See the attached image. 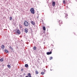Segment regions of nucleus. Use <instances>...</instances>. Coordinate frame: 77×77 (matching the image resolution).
Wrapping results in <instances>:
<instances>
[{"instance_id":"1","label":"nucleus","mask_w":77,"mask_h":77,"mask_svg":"<svg viewBox=\"0 0 77 77\" xmlns=\"http://www.w3.org/2000/svg\"><path fill=\"white\" fill-rule=\"evenodd\" d=\"M24 24L26 27H27L29 26V23L27 21H25L24 23Z\"/></svg>"},{"instance_id":"2","label":"nucleus","mask_w":77,"mask_h":77,"mask_svg":"<svg viewBox=\"0 0 77 77\" xmlns=\"http://www.w3.org/2000/svg\"><path fill=\"white\" fill-rule=\"evenodd\" d=\"M30 11L32 14H35V10L33 8H31L30 10Z\"/></svg>"},{"instance_id":"3","label":"nucleus","mask_w":77,"mask_h":77,"mask_svg":"<svg viewBox=\"0 0 77 77\" xmlns=\"http://www.w3.org/2000/svg\"><path fill=\"white\" fill-rule=\"evenodd\" d=\"M17 32L18 35H20L21 34V32L20 31V30L18 29L17 30Z\"/></svg>"},{"instance_id":"4","label":"nucleus","mask_w":77,"mask_h":77,"mask_svg":"<svg viewBox=\"0 0 77 77\" xmlns=\"http://www.w3.org/2000/svg\"><path fill=\"white\" fill-rule=\"evenodd\" d=\"M31 24H32V25H33V26H34L35 24V22L33 21H31Z\"/></svg>"},{"instance_id":"5","label":"nucleus","mask_w":77,"mask_h":77,"mask_svg":"<svg viewBox=\"0 0 77 77\" xmlns=\"http://www.w3.org/2000/svg\"><path fill=\"white\" fill-rule=\"evenodd\" d=\"M51 53H52V52L51 51L50 52H48L47 53V55H49V54H51Z\"/></svg>"},{"instance_id":"6","label":"nucleus","mask_w":77,"mask_h":77,"mask_svg":"<svg viewBox=\"0 0 77 77\" xmlns=\"http://www.w3.org/2000/svg\"><path fill=\"white\" fill-rule=\"evenodd\" d=\"M24 31H25V33L28 32V29H27V28H26L24 29Z\"/></svg>"},{"instance_id":"7","label":"nucleus","mask_w":77,"mask_h":77,"mask_svg":"<svg viewBox=\"0 0 77 77\" xmlns=\"http://www.w3.org/2000/svg\"><path fill=\"white\" fill-rule=\"evenodd\" d=\"M55 5H56V4L55 3V2H53V3H52L53 6L54 7Z\"/></svg>"},{"instance_id":"8","label":"nucleus","mask_w":77,"mask_h":77,"mask_svg":"<svg viewBox=\"0 0 77 77\" xmlns=\"http://www.w3.org/2000/svg\"><path fill=\"white\" fill-rule=\"evenodd\" d=\"M59 23L60 24H60H62V20H59Z\"/></svg>"},{"instance_id":"9","label":"nucleus","mask_w":77,"mask_h":77,"mask_svg":"<svg viewBox=\"0 0 77 77\" xmlns=\"http://www.w3.org/2000/svg\"><path fill=\"white\" fill-rule=\"evenodd\" d=\"M4 52H6V53H9L8 51L6 49H5L4 50Z\"/></svg>"},{"instance_id":"10","label":"nucleus","mask_w":77,"mask_h":77,"mask_svg":"<svg viewBox=\"0 0 77 77\" xmlns=\"http://www.w3.org/2000/svg\"><path fill=\"white\" fill-rule=\"evenodd\" d=\"M1 48L3 49H4V48H5V46H4L3 45H2L1 46Z\"/></svg>"},{"instance_id":"11","label":"nucleus","mask_w":77,"mask_h":77,"mask_svg":"<svg viewBox=\"0 0 77 77\" xmlns=\"http://www.w3.org/2000/svg\"><path fill=\"white\" fill-rule=\"evenodd\" d=\"M28 77H31V74H30V73H29L28 74Z\"/></svg>"},{"instance_id":"12","label":"nucleus","mask_w":77,"mask_h":77,"mask_svg":"<svg viewBox=\"0 0 77 77\" xmlns=\"http://www.w3.org/2000/svg\"><path fill=\"white\" fill-rule=\"evenodd\" d=\"M4 61V59L3 58H2L1 59H0V61L1 62H3Z\"/></svg>"},{"instance_id":"13","label":"nucleus","mask_w":77,"mask_h":77,"mask_svg":"<svg viewBox=\"0 0 77 77\" xmlns=\"http://www.w3.org/2000/svg\"><path fill=\"white\" fill-rule=\"evenodd\" d=\"M39 74V72L38 71H35V74Z\"/></svg>"},{"instance_id":"14","label":"nucleus","mask_w":77,"mask_h":77,"mask_svg":"<svg viewBox=\"0 0 77 77\" xmlns=\"http://www.w3.org/2000/svg\"><path fill=\"white\" fill-rule=\"evenodd\" d=\"M28 66H29V65H28V64H26L25 65V67H26V68H27V67H28Z\"/></svg>"},{"instance_id":"15","label":"nucleus","mask_w":77,"mask_h":77,"mask_svg":"<svg viewBox=\"0 0 77 77\" xmlns=\"http://www.w3.org/2000/svg\"><path fill=\"white\" fill-rule=\"evenodd\" d=\"M33 48L34 50H36V47L35 46Z\"/></svg>"},{"instance_id":"16","label":"nucleus","mask_w":77,"mask_h":77,"mask_svg":"<svg viewBox=\"0 0 77 77\" xmlns=\"http://www.w3.org/2000/svg\"><path fill=\"white\" fill-rule=\"evenodd\" d=\"M43 30H45V26H44L43 27Z\"/></svg>"},{"instance_id":"17","label":"nucleus","mask_w":77,"mask_h":77,"mask_svg":"<svg viewBox=\"0 0 77 77\" xmlns=\"http://www.w3.org/2000/svg\"><path fill=\"white\" fill-rule=\"evenodd\" d=\"M7 66L8 67V68H11V66L9 65H7Z\"/></svg>"},{"instance_id":"18","label":"nucleus","mask_w":77,"mask_h":77,"mask_svg":"<svg viewBox=\"0 0 77 77\" xmlns=\"http://www.w3.org/2000/svg\"><path fill=\"white\" fill-rule=\"evenodd\" d=\"M9 48L10 49H11V50H13V48H12V47H11V46H10V47Z\"/></svg>"},{"instance_id":"19","label":"nucleus","mask_w":77,"mask_h":77,"mask_svg":"<svg viewBox=\"0 0 77 77\" xmlns=\"http://www.w3.org/2000/svg\"><path fill=\"white\" fill-rule=\"evenodd\" d=\"M10 20H12V17H10Z\"/></svg>"},{"instance_id":"20","label":"nucleus","mask_w":77,"mask_h":77,"mask_svg":"<svg viewBox=\"0 0 77 77\" xmlns=\"http://www.w3.org/2000/svg\"><path fill=\"white\" fill-rule=\"evenodd\" d=\"M41 74L42 75H44V72H42Z\"/></svg>"},{"instance_id":"21","label":"nucleus","mask_w":77,"mask_h":77,"mask_svg":"<svg viewBox=\"0 0 77 77\" xmlns=\"http://www.w3.org/2000/svg\"><path fill=\"white\" fill-rule=\"evenodd\" d=\"M49 59H50V60H51V59H53V57H50Z\"/></svg>"},{"instance_id":"22","label":"nucleus","mask_w":77,"mask_h":77,"mask_svg":"<svg viewBox=\"0 0 77 77\" xmlns=\"http://www.w3.org/2000/svg\"><path fill=\"white\" fill-rule=\"evenodd\" d=\"M63 3L64 4H65V0L63 1Z\"/></svg>"},{"instance_id":"23","label":"nucleus","mask_w":77,"mask_h":77,"mask_svg":"<svg viewBox=\"0 0 77 77\" xmlns=\"http://www.w3.org/2000/svg\"><path fill=\"white\" fill-rule=\"evenodd\" d=\"M23 70H24V69H21V71H23Z\"/></svg>"},{"instance_id":"24","label":"nucleus","mask_w":77,"mask_h":77,"mask_svg":"<svg viewBox=\"0 0 77 77\" xmlns=\"http://www.w3.org/2000/svg\"><path fill=\"white\" fill-rule=\"evenodd\" d=\"M20 28H22V26H20Z\"/></svg>"},{"instance_id":"25","label":"nucleus","mask_w":77,"mask_h":77,"mask_svg":"<svg viewBox=\"0 0 77 77\" xmlns=\"http://www.w3.org/2000/svg\"><path fill=\"white\" fill-rule=\"evenodd\" d=\"M25 77H29L28 76H26Z\"/></svg>"},{"instance_id":"26","label":"nucleus","mask_w":77,"mask_h":77,"mask_svg":"<svg viewBox=\"0 0 77 77\" xmlns=\"http://www.w3.org/2000/svg\"><path fill=\"white\" fill-rule=\"evenodd\" d=\"M66 17H67V15H66Z\"/></svg>"}]
</instances>
